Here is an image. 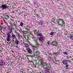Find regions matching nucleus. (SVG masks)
I'll list each match as a JSON object with an SVG mask.
<instances>
[{
  "instance_id": "f257e3e1",
  "label": "nucleus",
  "mask_w": 73,
  "mask_h": 73,
  "mask_svg": "<svg viewBox=\"0 0 73 73\" xmlns=\"http://www.w3.org/2000/svg\"><path fill=\"white\" fill-rule=\"evenodd\" d=\"M39 63L38 64V65L39 66H42L44 68V69H46V70H44L43 71V73H49V70H50V69L48 68V64H47V63H43V61H42V59H40L39 60Z\"/></svg>"
},
{
  "instance_id": "f03ea898",
  "label": "nucleus",
  "mask_w": 73,
  "mask_h": 73,
  "mask_svg": "<svg viewBox=\"0 0 73 73\" xmlns=\"http://www.w3.org/2000/svg\"><path fill=\"white\" fill-rule=\"evenodd\" d=\"M57 21L58 23V25H61L62 27H63L64 26L65 23H64V21H63L62 19H58L57 20Z\"/></svg>"
},
{
  "instance_id": "7ed1b4c3",
  "label": "nucleus",
  "mask_w": 73,
  "mask_h": 73,
  "mask_svg": "<svg viewBox=\"0 0 73 73\" xmlns=\"http://www.w3.org/2000/svg\"><path fill=\"white\" fill-rule=\"evenodd\" d=\"M5 64V63L4 62V60H3L2 59L0 61V66L3 67V66H4Z\"/></svg>"
},
{
  "instance_id": "20e7f679",
  "label": "nucleus",
  "mask_w": 73,
  "mask_h": 73,
  "mask_svg": "<svg viewBox=\"0 0 73 73\" xmlns=\"http://www.w3.org/2000/svg\"><path fill=\"white\" fill-rule=\"evenodd\" d=\"M7 6H8L6 5H2L1 6H0V8H1L3 10H4V9H7L8 7Z\"/></svg>"
},
{
  "instance_id": "39448f33",
  "label": "nucleus",
  "mask_w": 73,
  "mask_h": 73,
  "mask_svg": "<svg viewBox=\"0 0 73 73\" xmlns=\"http://www.w3.org/2000/svg\"><path fill=\"white\" fill-rule=\"evenodd\" d=\"M7 37L6 38V40L7 41H11V35H7Z\"/></svg>"
},
{
  "instance_id": "423d86ee",
  "label": "nucleus",
  "mask_w": 73,
  "mask_h": 73,
  "mask_svg": "<svg viewBox=\"0 0 73 73\" xmlns=\"http://www.w3.org/2000/svg\"><path fill=\"white\" fill-rule=\"evenodd\" d=\"M57 44H58V42L56 41H53L52 42V45H54V46H57Z\"/></svg>"
},
{
  "instance_id": "0eeeda50",
  "label": "nucleus",
  "mask_w": 73,
  "mask_h": 73,
  "mask_svg": "<svg viewBox=\"0 0 73 73\" xmlns=\"http://www.w3.org/2000/svg\"><path fill=\"white\" fill-rule=\"evenodd\" d=\"M27 52L29 54H32V51L29 47L27 48Z\"/></svg>"
},
{
  "instance_id": "6e6552de",
  "label": "nucleus",
  "mask_w": 73,
  "mask_h": 73,
  "mask_svg": "<svg viewBox=\"0 0 73 73\" xmlns=\"http://www.w3.org/2000/svg\"><path fill=\"white\" fill-rule=\"evenodd\" d=\"M15 44L16 45H19V44H20V42H19V40L16 39L15 41Z\"/></svg>"
},
{
  "instance_id": "1a4fd4ad",
  "label": "nucleus",
  "mask_w": 73,
  "mask_h": 73,
  "mask_svg": "<svg viewBox=\"0 0 73 73\" xmlns=\"http://www.w3.org/2000/svg\"><path fill=\"white\" fill-rule=\"evenodd\" d=\"M62 62L64 65H66V64H67L68 62L67 61V60H63L62 61Z\"/></svg>"
},
{
  "instance_id": "9d476101",
  "label": "nucleus",
  "mask_w": 73,
  "mask_h": 73,
  "mask_svg": "<svg viewBox=\"0 0 73 73\" xmlns=\"http://www.w3.org/2000/svg\"><path fill=\"white\" fill-rule=\"evenodd\" d=\"M9 30L10 31H12V27L10 26H8Z\"/></svg>"
},
{
  "instance_id": "9b49d317",
  "label": "nucleus",
  "mask_w": 73,
  "mask_h": 73,
  "mask_svg": "<svg viewBox=\"0 0 73 73\" xmlns=\"http://www.w3.org/2000/svg\"><path fill=\"white\" fill-rule=\"evenodd\" d=\"M12 32V31H8L6 32V35H11V33Z\"/></svg>"
},
{
  "instance_id": "f8f14e48",
  "label": "nucleus",
  "mask_w": 73,
  "mask_h": 73,
  "mask_svg": "<svg viewBox=\"0 0 73 73\" xmlns=\"http://www.w3.org/2000/svg\"><path fill=\"white\" fill-rule=\"evenodd\" d=\"M11 35L13 39H14V38H16V35L15 34L12 33L11 34Z\"/></svg>"
},
{
  "instance_id": "ddd939ff",
  "label": "nucleus",
  "mask_w": 73,
  "mask_h": 73,
  "mask_svg": "<svg viewBox=\"0 0 73 73\" xmlns=\"http://www.w3.org/2000/svg\"><path fill=\"white\" fill-rule=\"evenodd\" d=\"M34 52L35 53L36 55H38V56H39L40 55V52L39 51H34Z\"/></svg>"
},
{
  "instance_id": "4468645a",
  "label": "nucleus",
  "mask_w": 73,
  "mask_h": 73,
  "mask_svg": "<svg viewBox=\"0 0 73 73\" xmlns=\"http://www.w3.org/2000/svg\"><path fill=\"white\" fill-rule=\"evenodd\" d=\"M39 41L42 42V40H43V37H40L38 38Z\"/></svg>"
},
{
  "instance_id": "2eb2a0df",
  "label": "nucleus",
  "mask_w": 73,
  "mask_h": 73,
  "mask_svg": "<svg viewBox=\"0 0 73 73\" xmlns=\"http://www.w3.org/2000/svg\"><path fill=\"white\" fill-rule=\"evenodd\" d=\"M37 35L38 36H42V34L39 33L38 32Z\"/></svg>"
},
{
  "instance_id": "dca6fc26",
  "label": "nucleus",
  "mask_w": 73,
  "mask_h": 73,
  "mask_svg": "<svg viewBox=\"0 0 73 73\" xmlns=\"http://www.w3.org/2000/svg\"><path fill=\"white\" fill-rule=\"evenodd\" d=\"M32 49L33 50V51H35V47L34 46H32Z\"/></svg>"
},
{
  "instance_id": "f3484780",
  "label": "nucleus",
  "mask_w": 73,
  "mask_h": 73,
  "mask_svg": "<svg viewBox=\"0 0 73 73\" xmlns=\"http://www.w3.org/2000/svg\"><path fill=\"white\" fill-rule=\"evenodd\" d=\"M48 69H49V68H52V67L51 66V65H50V64H48Z\"/></svg>"
},
{
  "instance_id": "a211bd4d",
  "label": "nucleus",
  "mask_w": 73,
  "mask_h": 73,
  "mask_svg": "<svg viewBox=\"0 0 73 73\" xmlns=\"http://www.w3.org/2000/svg\"><path fill=\"white\" fill-rule=\"evenodd\" d=\"M25 47H26V48H27V47H29V45L27 43H25Z\"/></svg>"
},
{
  "instance_id": "6ab92c4d",
  "label": "nucleus",
  "mask_w": 73,
  "mask_h": 73,
  "mask_svg": "<svg viewBox=\"0 0 73 73\" xmlns=\"http://www.w3.org/2000/svg\"><path fill=\"white\" fill-rule=\"evenodd\" d=\"M52 61H56V58L54 56L52 58Z\"/></svg>"
},
{
  "instance_id": "aec40b11",
  "label": "nucleus",
  "mask_w": 73,
  "mask_h": 73,
  "mask_svg": "<svg viewBox=\"0 0 73 73\" xmlns=\"http://www.w3.org/2000/svg\"><path fill=\"white\" fill-rule=\"evenodd\" d=\"M54 33L53 32H51L50 33V35H51L52 36V35H54Z\"/></svg>"
},
{
  "instance_id": "412c9836",
  "label": "nucleus",
  "mask_w": 73,
  "mask_h": 73,
  "mask_svg": "<svg viewBox=\"0 0 73 73\" xmlns=\"http://www.w3.org/2000/svg\"><path fill=\"white\" fill-rule=\"evenodd\" d=\"M23 24H24V23H23L22 22H21L20 23V26L21 27H23Z\"/></svg>"
},
{
  "instance_id": "4be33fe9",
  "label": "nucleus",
  "mask_w": 73,
  "mask_h": 73,
  "mask_svg": "<svg viewBox=\"0 0 73 73\" xmlns=\"http://www.w3.org/2000/svg\"><path fill=\"white\" fill-rule=\"evenodd\" d=\"M10 42L11 44L14 43V42H15V40H11L10 41Z\"/></svg>"
},
{
  "instance_id": "5701e85b",
  "label": "nucleus",
  "mask_w": 73,
  "mask_h": 73,
  "mask_svg": "<svg viewBox=\"0 0 73 73\" xmlns=\"http://www.w3.org/2000/svg\"><path fill=\"white\" fill-rule=\"evenodd\" d=\"M2 27L3 29H5L6 28V26H4V25H2Z\"/></svg>"
},
{
  "instance_id": "b1692460",
  "label": "nucleus",
  "mask_w": 73,
  "mask_h": 73,
  "mask_svg": "<svg viewBox=\"0 0 73 73\" xmlns=\"http://www.w3.org/2000/svg\"><path fill=\"white\" fill-rule=\"evenodd\" d=\"M66 66H65L66 68V69H67V68H68L69 65H68V63L67 64H66Z\"/></svg>"
},
{
  "instance_id": "393cba45",
  "label": "nucleus",
  "mask_w": 73,
  "mask_h": 73,
  "mask_svg": "<svg viewBox=\"0 0 73 73\" xmlns=\"http://www.w3.org/2000/svg\"><path fill=\"white\" fill-rule=\"evenodd\" d=\"M63 53L64 54H65V55H67L68 54V53H67V52H64Z\"/></svg>"
},
{
  "instance_id": "a878e982",
  "label": "nucleus",
  "mask_w": 73,
  "mask_h": 73,
  "mask_svg": "<svg viewBox=\"0 0 73 73\" xmlns=\"http://www.w3.org/2000/svg\"><path fill=\"white\" fill-rule=\"evenodd\" d=\"M70 38L72 40H73V36H70Z\"/></svg>"
},
{
  "instance_id": "bb28decb",
  "label": "nucleus",
  "mask_w": 73,
  "mask_h": 73,
  "mask_svg": "<svg viewBox=\"0 0 73 73\" xmlns=\"http://www.w3.org/2000/svg\"><path fill=\"white\" fill-rule=\"evenodd\" d=\"M48 44L49 45H51V43H50V42L49 41H48Z\"/></svg>"
},
{
  "instance_id": "cd10ccee",
  "label": "nucleus",
  "mask_w": 73,
  "mask_h": 73,
  "mask_svg": "<svg viewBox=\"0 0 73 73\" xmlns=\"http://www.w3.org/2000/svg\"><path fill=\"white\" fill-rule=\"evenodd\" d=\"M38 44H36L35 46H34L35 47V48H37V47H38Z\"/></svg>"
},
{
  "instance_id": "c85d7f7f",
  "label": "nucleus",
  "mask_w": 73,
  "mask_h": 73,
  "mask_svg": "<svg viewBox=\"0 0 73 73\" xmlns=\"http://www.w3.org/2000/svg\"><path fill=\"white\" fill-rule=\"evenodd\" d=\"M64 34L65 35H68V31H65L64 32Z\"/></svg>"
},
{
  "instance_id": "c756f323",
  "label": "nucleus",
  "mask_w": 73,
  "mask_h": 73,
  "mask_svg": "<svg viewBox=\"0 0 73 73\" xmlns=\"http://www.w3.org/2000/svg\"><path fill=\"white\" fill-rule=\"evenodd\" d=\"M13 29H16V26H14V27H13Z\"/></svg>"
},
{
  "instance_id": "7c9ffc66",
  "label": "nucleus",
  "mask_w": 73,
  "mask_h": 73,
  "mask_svg": "<svg viewBox=\"0 0 73 73\" xmlns=\"http://www.w3.org/2000/svg\"><path fill=\"white\" fill-rule=\"evenodd\" d=\"M5 24H6V25H7L8 26V23H7V22L5 21Z\"/></svg>"
},
{
  "instance_id": "2f4dec72",
  "label": "nucleus",
  "mask_w": 73,
  "mask_h": 73,
  "mask_svg": "<svg viewBox=\"0 0 73 73\" xmlns=\"http://www.w3.org/2000/svg\"><path fill=\"white\" fill-rule=\"evenodd\" d=\"M23 33H24V34H27V33L26 32V31H24L23 32Z\"/></svg>"
},
{
  "instance_id": "473e14b6",
  "label": "nucleus",
  "mask_w": 73,
  "mask_h": 73,
  "mask_svg": "<svg viewBox=\"0 0 73 73\" xmlns=\"http://www.w3.org/2000/svg\"><path fill=\"white\" fill-rule=\"evenodd\" d=\"M57 53H58V52H55L54 53V55H56V54H57Z\"/></svg>"
},
{
  "instance_id": "72a5a7b5",
  "label": "nucleus",
  "mask_w": 73,
  "mask_h": 73,
  "mask_svg": "<svg viewBox=\"0 0 73 73\" xmlns=\"http://www.w3.org/2000/svg\"><path fill=\"white\" fill-rule=\"evenodd\" d=\"M49 56H50V57H52V55L51 54V53H50V54H49Z\"/></svg>"
},
{
  "instance_id": "f704fd0d",
  "label": "nucleus",
  "mask_w": 73,
  "mask_h": 73,
  "mask_svg": "<svg viewBox=\"0 0 73 73\" xmlns=\"http://www.w3.org/2000/svg\"><path fill=\"white\" fill-rule=\"evenodd\" d=\"M5 17H9V16H8V15H5Z\"/></svg>"
},
{
  "instance_id": "c9c22d12",
  "label": "nucleus",
  "mask_w": 73,
  "mask_h": 73,
  "mask_svg": "<svg viewBox=\"0 0 73 73\" xmlns=\"http://www.w3.org/2000/svg\"><path fill=\"white\" fill-rule=\"evenodd\" d=\"M26 34L29 33V31H26Z\"/></svg>"
},
{
  "instance_id": "e433bc0d",
  "label": "nucleus",
  "mask_w": 73,
  "mask_h": 73,
  "mask_svg": "<svg viewBox=\"0 0 73 73\" xmlns=\"http://www.w3.org/2000/svg\"><path fill=\"white\" fill-rule=\"evenodd\" d=\"M2 29V28L0 26V30H1Z\"/></svg>"
},
{
  "instance_id": "4c0bfd02",
  "label": "nucleus",
  "mask_w": 73,
  "mask_h": 73,
  "mask_svg": "<svg viewBox=\"0 0 73 73\" xmlns=\"http://www.w3.org/2000/svg\"><path fill=\"white\" fill-rule=\"evenodd\" d=\"M15 26H16V25H15V24H13V27H15Z\"/></svg>"
},
{
  "instance_id": "58836bf2",
  "label": "nucleus",
  "mask_w": 73,
  "mask_h": 73,
  "mask_svg": "<svg viewBox=\"0 0 73 73\" xmlns=\"http://www.w3.org/2000/svg\"><path fill=\"white\" fill-rule=\"evenodd\" d=\"M68 62H71V60H68Z\"/></svg>"
},
{
  "instance_id": "ea45409f",
  "label": "nucleus",
  "mask_w": 73,
  "mask_h": 73,
  "mask_svg": "<svg viewBox=\"0 0 73 73\" xmlns=\"http://www.w3.org/2000/svg\"><path fill=\"white\" fill-rule=\"evenodd\" d=\"M29 44L30 45H31V46H33V45H32V44L29 43Z\"/></svg>"
},
{
  "instance_id": "a19ab883",
  "label": "nucleus",
  "mask_w": 73,
  "mask_h": 73,
  "mask_svg": "<svg viewBox=\"0 0 73 73\" xmlns=\"http://www.w3.org/2000/svg\"><path fill=\"white\" fill-rule=\"evenodd\" d=\"M52 20H53V21H54L55 20V19H52Z\"/></svg>"
},
{
  "instance_id": "79ce46f5",
  "label": "nucleus",
  "mask_w": 73,
  "mask_h": 73,
  "mask_svg": "<svg viewBox=\"0 0 73 73\" xmlns=\"http://www.w3.org/2000/svg\"><path fill=\"white\" fill-rule=\"evenodd\" d=\"M11 70V69L9 68L8 70V72H9V70Z\"/></svg>"
},
{
  "instance_id": "37998d69",
  "label": "nucleus",
  "mask_w": 73,
  "mask_h": 73,
  "mask_svg": "<svg viewBox=\"0 0 73 73\" xmlns=\"http://www.w3.org/2000/svg\"><path fill=\"white\" fill-rule=\"evenodd\" d=\"M12 12L13 13H15V11H13Z\"/></svg>"
},
{
  "instance_id": "c03bdc74",
  "label": "nucleus",
  "mask_w": 73,
  "mask_h": 73,
  "mask_svg": "<svg viewBox=\"0 0 73 73\" xmlns=\"http://www.w3.org/2000/svg\"><path fill=\"white\" fill-rule=\"evenodd\" d=\"M36 30H35L34 31V33H36Z\"/></svg>"
},
{
  "instance_id": "a18cd8bd",
  "label": "nucleus",
  "mask_w": 73,
  "mask_h": 73,
  "mask_svg": "<svg viewBox=\"0 0 73 73\" xmlns=\"http://www.w3.org/2000/svg\"><path fill=\"white\" fill-rule=\"evenodd\" d=\"M2 17L1 16H0V19H2Z\"/></svg>"
},
{
  "instance_id": "49530a36",
  "label": "nucleus",
  "mask_w": 73,
  "mask_h": 73,
  "mask_svg": "<svg viewBox=\"0 0 73 73\" xmlns=\"http://www.w3.org/2000/svg\"><path fill=\"white\" fill-rule=\"evenodd\" d=\"M26 28H29V27H28V26H26Z\"/></svg>"
},
{
  "instance_id": "de8ad7c7",
  "label": "nucleus",
  "mask_w": 73,
  "mask_h": 73,
  "mask_svg": "<svg viewBox=\"0 0 73 73\" xmlns=\"http://www.w3.org/2000/svg\"><path fill=\"white\" fill-rule=\"evenodd\" d=\"M57 52H58V54H59L60 52L59 51H58Z\"/></svg>"
},
{
  "instance_id": "09e8293b",
  "label": "nucleus",
  "mask_w": 73,
  "mask_h": 73,
  "mask_svg": "<svg viewBox=\"0 0 73 73\" xmlns=\"http://www.w3.org/2000/svg\"><path fill=\"white\" fill-rule=\"evenodd\" d=\"M29 34H30V35H32V33H31L30 32L29 33Z\"/></svg>"
},
{
  "instance_id": "8fccbe9b",
  "label": "nucleus",
  "mask_w": 73,
  "mask_h": 73,
  "mask_svg": "<svg viewBox=\"0 0 73 73\" xmlns=\"http://www.w3.org/2000/svg\"><path fill=\"white\" fill-rule=\"evenodd\" d=\"M25 29H26V30H27L28 29L27 28H26Z\"/></svg>"
},
{
  "instance_id": "3c124183",
  "label": "nucleus",
  "mask_w": 73,
  "mask_h": 73,
  "mask_svg": "<svg viewBox=\"0 0 73 73\" xmlns=\"http://www.w3.org/2000/svg\"><path fill=\"white\" fill-rule=\"evenodd\" d=\"M66 57H67V58H69V56H66Z\"/></svg>"
},
{
  "instance_id": "603ef678",
  "label": "nucleus",
  "mask_w": 73,
  "mask_h": 73,
  "mask_svg": "<svg viewBox=\"0 0 73 73\" xmlns=\"http://www.w3.org/2000/svg\"><path fill=\"white\" fill-rule=\"evenodd\" d=\"M27 30H28V31H29V29H27Z\"/></svg>"
},
{
  "instance_id": "864d4df0",
  "label": "nucleus",
  "mask_w": 73,
  "mask_h": 73,
  "mask_svg": "<svg viewBox=\"0 0 73 73\" xmlns=\"http://www.w3.org/2000/svg\"><path fill=\"white\" fill-rule=\"evenodd\" d=\"M25 73V72H23V73Z\"/></svg>"
},
{
  "instance_id": "5fc2aeb1",
  "label": "nucleus",
  "mask_w": 73,
  "mask_h": 73,
  "mask_svg": "<svg viewBox=\"0 0 73 73\" xmlns=\"http://www.w3.org/2000/svg\"><path fill=\"white\" fill-rule=\"evenodd\" d=\"M70 57H71V56H70Z\"/></svg>"
},
{
  "instance_id": "6e6d98bb",
  "label": "nucleus",
  "mask_w": 73,
  "mask_h": 73,
  "mask_svg": "<svg viewBox=\"0 0 73 73\" xmlns=\"http://www.w3.org/2000/svg\"><path fill=\"white\" fill-rule=\"evenodd\" d=\"M57 64H58V63H57Z\"/></svg>"
}]
</instances>
